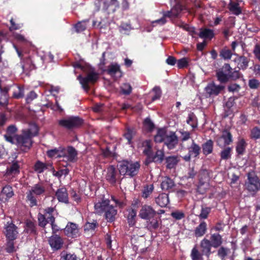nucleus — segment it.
I'll return each mask as SVG.
<instances>
[{
	"mask_svg": "<svg viewBox=\"0 0 260 260\" xmlns=\"http://www.w3.org/2000/svg\"><path fill=\"white\" fill-rule=\"evenodd\" d=\"M38 131L37 125L32 124L29 128L23 130L21 134L15 135L16 144L22 151H27L32 146V138L38 135Z\"/></svg>",
	"mask_w": 260,
	"mask_h": 260,
	"instance_id": "1",
	"label": "nucleus"
},
{
	"mask_svg": "<svg viewBox=\"0 0 260 260\" xmlns=\"http://www.w3.org/2000/svg\"><path fill=\"white\" fill-rule=\"evenodd\" d=\"M46 187L45 184L40 182L34 184L25 193V201L29 207L38 206V200L39 197L45 195Z\"/></svg>",
	"mask_w": 260,
	"mask_h": 260,
	"instance_id": "2",
	"label": "nucleus"
},
{
	"mask_svg": "<svg viewBox=\"0 0 260 260\" xmlns=\"http://www.w3.org/2000/svg\"><path fill=\"white\" fill-rule=\"evenodd\" d=\"M154 141L156 143L164 142L169 149L174 148L178 143V137L174 132H168L164 128L158 130Z\"/></svg>",
	"mask_w": 260,
	"mask_h": 260,
	"instance_id": "3",
	"label": "nucleus"
},
{
	"mask_svg": "<svg viewBox=\"0 0 260 260\" xmlns=\"http://www.w3.org/2000/svg\"><path fill=\"white\" fill-rule=\"evenodd\" d=\"M118 167L121 175L133 177L138 174L140 165L138 161L123 160L119 163Z\"/></svg>",
	"mask_w": 260,
	"mask_h": 260,
	"instance_id": "4",
	"label": "nucleus"
},
{
	"mask_svg": "<svg viewBox=\"0 0 260 260\" xmlns=\"http://www.w3.org/2000/svg\"><path fill=\"white\" fill-rule=\"evenodd\" d=\"M247 176L245 187L248 192L254 196L260 189V180L254 171L248 172Z\"/></svg>",
	"mask_w": 260,
	"mask_h": 260,
	"instance_id": "5",
	"label": "nucleus"
},
{
	"mask_svg": "<svg viewBox=\"0 0 260 260\" xmlns=\"http://www.w3.org/2000/svg\"><path fill=\"white\" fill-rule=\"evenodd\" d=\"M98 79L99 74L93 71L88 72L85 77H82L80 75L77 77V79L82 85L83 88L86 91H88L89 89V84H94L97 81Z\"/></svg>",
	"mask_w": 260,
	"mask_h": 260,
	"instance_id": "6",
	"label": "nucleus"
},
{
	"mask_svg": "<svg viewBox=\"0 0 260 260\" xmlns=\"http://www.w3.org/2000/svg\"><path fill=\"white\" fill-rule=\"evenodd\" d=\"M83 123V120L79 117H70L68 118L60 120L58 121L59 125L67 129L77 128Z\"/></svg>",
	"mask_w": 260,
	"mask_h": 260,
	"instance_id": "7",
	"label": "nucleus"
},
{
	"mask_svg": "<svg viewBox=\"0 0 260 260\" xmlns=\"http://www.w3.org/2000/svg\"><path fill=\"white\" fill-rule=\"evenodd\" d=\"M42 62V59L38 55L29 56L25 58L22 69L24 72H29L36 69V66Z\"/></svg>",
	"mask_w": 260,
	"mask_h": 260,
	"instance_id": "8",
	"label": "nucleus"
},
{
	"mask_svg": "<svg viewBox=\"0 0 260 260\" xmlns=\"http://www.w3.org/2000/svg\"><path fill=\"white\" fill-rule=\"evenodd\" d=\"M120 175L119 171L114 166H111L107 169L106 178L110 184H115L117 182L120 181Z\"/></svg>",
	"mask_w": 260,
	"mask_h": 260,
	"instance_id": "9",
	"label": "nucleus"
},
{
	"mask_svg": "<svg viewBox=\"0 0 260 260\" xmlns=\"http://www.w3.org/2000/svg\"><path fill=\"white\" fill-rule=\"evenodd\" d=\"M77 152L76 149L72 147H68L67 148H62L61 157L63 158V160L74 162L76 160Z\"/></svg>",
	"mask_w": 260,
	"mask_h": 260,
	"instance_id": "10",
	"label": "nucleus"
},
{
	"mask_svg": "<svg viewBox=\"0 0 260 260\" xmlns=\"http://www.w3.org/2000/svg\"><path fill=\"white\" fill-rule=\"evenodd\" d=\"M157 215L156 211L150 205H143L139 213V216L140 218L143 219H148L152 217H154Z\"/></svg>",
	"mask_w": 260,
	"mask_h": 260,
	"instance_id": "11",
	"label": "nucleus"
},
{
	"mask_svg": "<svg viewBox=\"0 0 260 260\" xmlns=\"http://www.w3.org/2000/svg\"><path fill=\"white\" fill-rule=\"evenodd\" d=\"M4 234L7 239L15 240L18 234L17 227L12 222H8L5 225Z\"/></svg>",
	"mask_w": 260,
	"mask_h": 260,
	"instance_id": "12",
	"label": "nucleus"
},
{
	"mask_svg": "<svg viewBox=\"0 0 260 260\" xmlns=\"http://www.w3.org/2000/svg\"><path fill=\"white\" fill-rule=\"evenodd\" d=\"M225 88V86L221 84L216 85L214 82L208 84L205 87V91L210 96H217Z\"/></svg>",
	"mask_w": 260,
	"mask_h": 260,
	"instance_id": "13",
	"label": "nucleus"
},
{
	"mask_svg": "<svg viewBox=\"0 0 260 260\" xmlns=\"http://www.w3.org/2000/svg\"><path fill=\"white\" fill-rule=\"evenodd\" d=\"M64 234L69 237L76 238L80 235L78 225L73 222H69L64 229Z\"/></svg>",
	"mask_w": 260,
	"mask_h": 260,
	"instance_id": "14",
	"label": "nucleus"
},
{
	"mask_svg": "<svg viewBox=\"0 0 260 260\" xmlns=\"http://www.w3.org/2000/svg\"><path fill=\"white\" fill-rule=\"evenodd\" d=\"M20 166L17 161H13L12 165L6 170L5 177L7 178H14L20 172Z\"/></svg>",
	"mask_w": 260,
	"mask_h": 260,
	"instance_id": "15",
	"label": "nucleus"
},
{
	"mask_svg": "<svg viewBox=\"0 0 260 260\" xmlns=\"http://www.w3.org/2000/svg\"><path fill=\"white\" fill-rule=\"evenodd\" d=\"M49 244L54 250L60 249L63 245L62 239L57 235L51 236L48 240Z\"/></svg>",
	"mask_w": 260,
	"mask_h": 260,
	"instance_id": "16",
	"label": "nucleus"
},
{
	"mask_svg": "<svg viewBox=\"0 0 260 260\" xmlns=\"http://www.w3.org/2000/svg\"><path fill=\"white\" fill-rule=\"evenodd\" d=\"M232 142V134L227 130H224L222 132L221 136L217 140L218 144L220 146L228 145Z\"/></svg>",
	"mask_w": 260,
	"mask_h": 260,
	"instance_id": "17",
	"label": "nucleus"
},
{
	"mask_svg": "<svg viewBox=\"0 0 260 260\" xmlns=\"http://www.w3.org/2000/svg\"><path fill=\"white\" fill-rule=\"evenodd\" d=\"M110 205L109 200H98L94 204V210L96 213L101 214L104 213Z\"/></svg>",
	"mask_w": 260,
	"mask_h": 260,
	"instance_id": "18",
	"label": "nucleus"
},
{
	"mask_svg": "<svg viewBox=\"0 0 260 260\" xmlns=\"http://www.w3.org/2000/svg\"><path fill=\"white\" fill-rule=\"evenodd\" d=\"M106 72L115 79H117L122 76L120 67L117 64H112L109 66Z\"/></svg>",
	"mask_w": 260,
	"mask_h": 260,
	"instance_id": "19",
	"label": "nucleus"
},
{
	"mask_svg": "<svg viewBox=\"0 0 260 260\" xmlns=\"http://www.w3.org/2000/svg\"><path fill=\"white\" fill-rule=\"evenodd\" d=\"M55 197L60 202L66 204L69 203L68 193L65 187L58 188L55 192Z\"/></svg>",
	"mask_w": 260,
	"mask_h": 260,
	"instance_id": "20",
	"label": "nucleus"
},
{
	"mask_svg": "<svg viewBox=\"0 0 260 260\" xmlns=\"http://www.w3.org/2000/svg\"><path fill=\"white\" fill-rule=\"evenodd\" d=\"M223 69H224L225 72L229 73V80L235 81L239 79L241 77V74L239 71H232V69L230 64L225 63L223 66Z\"/></svg>",
	"mask_w": 260,
	"mask_h": 260,
	"instance_id": "21",
	"label": "nucleus"
},
{
	"mask_svg": "<svg viewBox=\"0 0 260 260\" xmlns=\"http://www.w3.org/2000/svg\"><path fill=\"white\" fill-rule=\"evenodd\" d=\"M200 245L202 253L208 257L211 253V249L213 247L210 240L204 238L201 240Z\"/></svg>",
	"mask_w": 260,
	"mask_h": 260,
	"instance_id": "22",
	"label": "nucleus"
},
{
	"mask_svg": "<svg viewBox=\"0 0 260 260\" xmlns=\"http://www.w3.org/2000/svg\"><path fill=\"white\" fill-rule=\"evenodd\" d=\"M207 231V224L204 221H202L194 230V235L196 238L203 236Z\"/></svg>",
	"mask_w": 260,
	"mask_h": 260,
	"instance_id": "23",
	"label": "nucleus"
},
{
	"mask_svg": "<svg viewBox=\"0 0 260 260\" xmlns=\"http://www.w3.org/2000/svg\"><path fill=\"white\" fill-rule=\"evenodd\" d=\"M105 213V217L108 222H112L115 219L117 210L112 205H109Z\"/></svg>",
	"mask_w": 260,
	"mask_h": 260,
	"instance_id": "24",
	"label": "nucleus"
},
{
	"mask_svg": "<svg viewBox=\"0 0 260 260\" xmlns=\"http://www.w3.org/2000/svg\"><path fill=\"white\" fill-rule=\"evenodd\" d=\"M155 203L161 207H165L169 203V195L162 193L155 198Z\"/></svg>",
	"mask_w": 260,
	"mask_h": 260,
	"instance_id": "25",
	"label": "nucleus"
},
{
	"mask_svg": "<svg viewBox=\"0 0 260 260\" xmlns=\"http://www.w3.org/2000/svg\"><path fill=\"white\" fill-rule=\"evenodd\" d=\"M147 220V227L150 230H154L158 229L161 223L160 218L157 217V215L154 217H152L151 218H149Z\"/></svg>",
	"mask_w": 260,
	"mask_h": 260,
	"instance_id": "26",
	"label": "nucleus"
},
{
	"mask_svg": "<svg viewBox=\"0 0 260 260\" xmlns=\"http://www.w3.org/2000/svg\"><path fill=\"white\" fill-rule=\"evenodd\" d=\"M137 212L135 210L132 208H129L126 210L125 216L127 218L129 225L133 226L136 223Z\"/></svg>",
	"mask_w": 260,
	"mask_h": 260,
	"instance_id": "27",
	"label": "nucleus"
},
{
	"mask_svg": "<svg viewBox=\"0 0 260 260\" xmlns=\"http://www.w3.org/2000/svg\"><path fill=\"white\" fill-rule=\"evenodd\" d=\"M223 70H224L222 67L216 72L217 79L221 84L226 83L230 81L229 73L226 74L224 73Z\"/></svg>",
	"mask_w": 260,
	"mask_h": 260,
	"instance_id": "28",
	"label": "nucleus"
},
{
	"mask_svg": "<svg viewBox=\"0 0 260 260\" xmlns=\"http://www.w3.org/2000/svg\"><path fill=\"white\" fill-rule=\"evenodd\" d=\"M228 8L232 14L238 16L242 13V9L238 3L231 1Z\"/></svg>",
	"mask_w": 260,
	"mask_h": 260,
	"instance_id": "29",
	"label": "nucleus"
},
{
	"mask_svg": "<svg viewBox=\"0 0 260 260\" xmlns=\"http://www.w3.org/2000/svg\"><path fill=\"white\" fill-rule=\"evenodd\" d=\"M175 186L174 181L168 177H165L161 183V188L164 190H169Z\"/></svg>",
	"mask_w": 260,
	"mask_h": 260,
	"instance_id": "30",
	"label": "nucleus"
},
{
	"mask_svg": "<svg viewBox=\"0 0 260 260\" xmlns=\"http://www.w3.org/2000/svg\"><path fill=\"white\" fill-rule=\"evenodd\" d=\"M210 241L213 247L215 248L219 247L222 243V237L219 234H212Z\"/></svg>",
	"mask_w": 260,
	"mask_h": 260,
	"instance_id": "31",
	"label": "nucleus"
},
{
	"mask_svg": "<svg viewBox=\"0 0 260 260\" xmlns=\"http://www.w3.org/2000/svg\"><path fill=\"white\" fill-rule=\"evenodd\" d=\"M98 226L99 224L96 221L94 220L92 222H87L84 226V230L85 233L93 235Z\"/></svg>",
	"mask_w": 260,
	"mask_h": 260,
	"instance_id": "32",
	"label": "nucleus"
},
{
	"mask_svg": "<svg viewBox=\"0 0 260 260\" xmlns=\"http://www.w3.org/2000/svg\"><path fill=\"white\" fill-rule=\"evenodd\" d=\"M203 153L205 155H208L212 153L213 150V142L211 140L207 141L202 144Z\"/></svg>",
	"mask_w": 260,
	"mask_h": 260,
	"instance_id": "33",
	"label": "nucleus"
},
{
	"mask_svg": "<svg viewBox=\"0 0 260 260\" xmlns=\"http://www.w3.org/2000/svg\"><path fill=\"white\" fill-rule=\"evenodd\" d=\"M237 60L239 69L245 70L247 68L249 62V59L245 56L242 55L238 56Z\"/></svg>",
	"mask_w": 260,
	"mask_h": 260,
	"instance_id": "34",
	"label": "nucleus"
},
{
	"mask_svg": "<svg viewBox=\"0 0 260 260\" xmlns=\"http://www.w3.org/2000/svg\"><path fill=\"white\" fill-rule=\"evenodd\" d=\"M142 146L144 148L143 153L150 157L152 155V144L150 140H146L142 143Z\"/></svg>",
	"mask_w": 260,
	"mask_h": 260,
	"instance_id": "35",
	"label": "nucleus"
},
{
	"mask_svg": "<svg viewBox=\"0 0 260 260\" xmlns=\"http://www.w3.org/2000/svg\"><path fill=\"white\" fill-rule=\"evenodd\" d=\"M180 159L177 156H171L166 158L167 168H174L179 161Z\"/></svg>",
	"mask_w": 260,
	"mask_h": 260,
	"instance_id": "36",
	"label": "nucleus"
},
{
	"mask_svg": "<svg viewBox=\"0 0 260 260\" xmlns=\"http://www.w3.org/2000/svg\"><path fill=\"white\" fill-rule=\"evenodd\" d=\"M201 152L200 146L196 144L194 140H192V144L188 148V152L191 155H193L194 157H198Z\"/></svg>",
	"mask_w": 260,
	"mask_h": 260,
	"instance_id": "37",
	"label": "nucleus"
},
{
	"mask_svg": "<svg viewBox=\"0 0 260 260\" xmlns=\"http://www.w3.org/2000/svg\"><path fill=\"white\" fill-rule=\"evenodd\" d=\"M52 165L50 164H45L40 161H38L35 165L34 170L38 173H42L45 170L49 167H51Z\"/></svg>",
	"mask_w": 260,
	"mask_h": 260,
	"instance_id": "38",
	"label": "nucleus"
},
{
	"mask_svg": "<svg viewBox=\"0 0 260 260\" xmlns=\"http://www.w3.org/2000/svg\"><path fill=\"white\" fill-rule=\"evenodd\" d=\"M54 211V209L52 207H48L44 210L43 215L49 223L55 222V218L53 215Z\"/></svg>",
	"mask_w": 260,
	"mask_h": 260,
	"instance_id": "39",
	"label": "nucleus"
},
{
	"mask_svg": "<svg viewBox=\"0 0 260 260\" xmlns=\"http://www.w3.org/2000/svg\"><path fill=\"white\" fill-rule=\"evenodd\" d=\"M199 36L201 38L211 39L213 38L214 34L212 29L204 28L201 29Z\"/></svg>",
	"mask_w": 260,
	"mask_h": 260,
	"instance_id": "40",
	"label": "nucleus"
},
{
	"mask_svg": "<svg viewBox=\"0 0 260 260\" xmlns=\"http://www.w3.org/2000/svg\"><path fill=\"white\" fill-rule=\"evenodd\" d=\"M246 146V143L245 140L243 139L240 140L237 143L236 146V151L238 154L242 155L244 153L245 148Z\"/></svg>",
	"mask_w": 260,
	"mask_h": 260,
	"instance_id": "41",
	"label": "nucleus"
},
{
	"mask_svg": "<svg viewBox=\"0 0 260 260\" xmlns=\"http://www.w3.org/2000/svg\"><path fill=\"white\" fill-rule=\"evenodd\" d=\"M1 195L6 196L7 198H10L14 196L12 187L9 185L5 186L2 191Z\"/></svg>",
	"mask_w": 260,
	"mask_h": 260,
	"instance_id": "42",
	"label": "nucleus"
},
{
	"mask_svg": "<svg viewBox=\"0 0 260 260\" xmlns=\"http://www.w3.org/2000/svg\"><path fill=\"white\" fill-rule=\"evenodd\" d=\"M211 208L201 206V211L200 214L198 215L200 219H207L208 218L209 214L211 212Z\"/></svg>",
	"mask_w": 260,
	"mask_h": 260,
	"instance_id": "43",
	"label": "nucleus"
},
{
	"mask_svg": "<svg viewBox=\"0 0 260 260\" xmlns=\"http://www.w3.org/2000/svg\"><path fill=\"white\" fill-rule=\"evenodd\" d=\"M190 256L192 260H200L202 258V254L200 252L196 245L192 249Z\"/></svg>",
	"mask_w": 260,
	"mask_h": 260,
	"instance_id": "44",
	"label": "nucleus"
},
{
	"mask_svg": "<svg viewBox=\"0 0 260 260\" xmlns=\"http://www.w3.org/2000/svg\"><path fill=\"white\" fill-rule=\"evenodd\" d=\"M219 55L224 60H228L231 58L233 52L231 50L224 48L220 51Z\"/></svg>",
	"mask_w": 260,
	"mask_h": 260,
	"instance_id": "45",
	"label": "nucleus"
},
{
	"mask_svg": "<svg viewBox=\"0 0 260 260\" xmlns=\"http://www.w3.org/2000/svg\"><path fill=\"white\" fill-rule=\"evenodd\" d=\"M62 147L51 149L47 152L48 156L50 157H61Z\"/></svg>",
	"mask_w": 260,
	"mask_h": 260,
	"instance_id": "46",
	"label": "nucleus"
},
{
	"mask_svg": "<svg viewBox=\"0 0 260 260\" xmlns=\"http://www.w3.org/2000/svg\"><path fill=\"white\" fill-rule=\"evenodd\" d=\"M136 134V131L133 128L127 127L124 136L127 140L128 144H130L133 136Z\"/></svg>",
	"mask_w": 260,
	"mask_h": 260,
	"instance_id": "47",
	"label": "nucleus"
},
{
	"mask_svg": "<svg viewBox=\"0 0 260 260\" xmlns=\"http://www.w3.org/2000/svg\"><path fill=\"white\" fill-rule=\"evenodd\" d=\"M186 122L188 124L191 125L192 128L196 127L197 126V118L193 113L188 114Z\"/></svg>",
	"mask_w": 260,
	"mask_h": 260,
	"instance_id": "48",
	"label": "nucleus"
},
{
	"mask_svg": "<svg viewBox=\"0 0 260 260\" xmlns=\"http://www.w3.org/2000/svg\"><path fill=\"white\" fill-rule=\"evenodd\" d=\"M232 148L227 147L222 150L220 152V157L222 159L227 160L231 157Z\"/></svg>",
	"mask_w": 260,
	"mask_h": 260,
	"instance_id": "49",
	"label": "nucleus"
},
{
	"mask_svg": "<svg viewBox=\"0 0 260 260\" xmlns=\"http://www.w3.org/2000/svg\"><path fill=\"white\" fill-rule=\"evenodd\" d=\"M154 189V186L153 184H150L148 185H146L144 187L142 192V197L147 199L150 194L152 193Z\"/></svg>",
	"mask_w": 260,
	"mask_h": 260,
	"instance_id": "50",
	"label": "nucleus"
},
{
	"mask_svg": "<svg viewBox=\"0 0 260 260\" xmlns=\"http://www.w3.org/2000/svg\"><path fill=\"white\" fill-rule=\"evenodd\" d=\"M14 39L18 42L31 45V42L29 41L25 37L18 33H15L13 34Z\"/></svg>",
	"mask_w": 260,
	"mask_h": 260,
	"instance_id": "51",
	"label": "nucleus"
},
{
	"mask_svg": "<svg viewBox=\"0 0 260 260\" xmlns=\"http://www.w3.org/2000/svg\"><path fill=\"white\" fill-rule=\"evenodd\" d=\"M164 157V152L161 150H158L155 155L152 157L153 161L154 162H161Z\"/></svg>",
	"mask_w": 260,
	"mask_h": 260,
	"instance_id": "52",
	"label": "nucleus"
},
{
	"mask_svg": "<svg viewBox=\"0 0 260 260\" xmlns=\"http://www.w3.org/2000/svg\"><path fill=\"white\" fill-rule=\"evenodd\" d=\"M14 240L7 239L6 250L8 253H12L16 251L14 247Z\"/></svg>",
	"mask_w": 260,
	"mask_h": 260,
	"instance_id": "53",
	"label": "nucleus"
},
{
	"mask_svg": "<svg viewBox=\"0 0 260 260\" xmlns=\"http://www.w3.org/2000/svg\"><path fill=\"white\" fill-rule=\"evenodd\" d=\"M152 91L154 93V95L152 97V101H154L159 99L161 95V91L160 87L155 86L153 88Z\"/></svg>",
	"mask_w": 260,
	"mask_h": 260,
	"instance_id": "54",
	"label": "nucleus"
},
{
	"mask_svg": "<svg viewBox=\"0 0 260 260\" xmlns=\"http://www.w3.org/2000/svg\"><path fill=\"white\" fill-rule=\"evenodd\" d=\"M25 230L27 233L36 234V231L35 224L30 221H27L26 224Z\"/></svg>",
	"mask_w": 260,
	"mask_h": 260,
	"instance_id": "55",
	"label": "nucleus"
},
{
	"mask_svg": "<svg viewBox=\"0 0 260 260\" xmlns=\"http://www.w3.org/2000/svg\"><path fill=\"white\" fill-rule=\"evenodd\" d=\"M250 137L253 139L260 138V128L257 126L254 127L251 130Z\"/></svg>",
	"mask_w": 260,
	"mask_h": 260,
	"instance_id": "56",
	"label": "nucleus"
},
{
	"mask_svg": "<svg viewBox=\"0 0 260 260\" xmlns=\"http://www.w3.org/2000/svg\"><path fill=\"white\" fill-rule=\"evenodd\" d=\"M38 219L39 226L44 228L47 223H49L43 214L39 213Z\"/></svg>",
	"mask_w": 260,
	"mask_h": 260,
	"instance_id": "57",
	"label": "nucleus"
},
{
	"mask_svg": "<svg viewBox=\"0 0 260 260\" xmlns=\"http://www.w3.org/2000/svg\"><path fill=\"white\" fill-rule=\"evenodd\" d=\"M144 126L146 130L151 131L154 128V125L149 118H147L144 121Z\"/></svg>",
	"mask_w": 260,
	"mask_h": 260,
	"instance_id": "58",
	"label": "nucleus"
},
{
	"mask_svg": "<svg viewBox=\"0 0 260 260\" xmlns=\"http://www.w3.org/2000/svg\"><path fill=\"white\" fill-rule=\"evenodd\" d=\"M183 9V6L180 4H177L172 9L173 15L174 17H177Z\"/></svg>",
	"mask_w": 260,
	"mask_h": 260,
	"instance_id": "59",
	"label": "nucleus"
},
{
	"mask_svg": "<svg viewBox=\"0 0 260 260\" xmlns=\"http://www.w3.org/2000/svg\"><path fill=\"white\" fill-rule=\"evenodd\" d=\"M75 28L77 32H82L86 28V22L85 21L79 22L75 25Z\"/></svg>",
	"mask_w": 260,
	"mask_h": 260,
	"instance_id": "60",
	"label": "nucleus"
},
{
	"mask_svg": "<svg viewBox=\"0 0 260 260\" xmlns=\"http://www.w3.org/2000/svg\"><path fill=\"white\" fill-rule=\"evenodd\" d=\"M249 87L251 89H256L260 85V82L256 79H252L248 81Z\"/></svg>",
	"mask_w": 260,
	"mask_h": 260,
	"instance_id": "61",
	"label": "nucleus"
},
{
	"mask_svg": "<svg viewBox=\"0 0 260 260\" xmlns=\"http://www.w3.org/2000/svg\"><path fill=\"white\" fill-rule=\"evenodd\" d=\"M122 92L125 95L129 94L132 92V87L127 83H125L122 85L121 87Z\"/></svg>",
	"mask_w": 260,
	"mask_h": 260,
	"instance_id": "62",
	"label": "nucleus"
},
{
	"mask_svg": "<svg viewBox=\"0 0 260 260\" xmlns=\"http://www.w3.org/2000/svg\"><path fill=\"white\" fill-rule=\"evenodd\" d=\"M177 67L179 69H182L188 66V60L186 58L183 57L177 60Z\"/></svg>",
	"mask_w": 260,
	"mask_h": 260,
	"instance_id": "63",
	"label": "nucleus"
},
{
	"mask_svg": "<svg viewBox=\"0 0 260 260\" xmlns=\"http://www.w3.org/2000/svg\"><path fill=\"white\" fill-rule=\"evenodd\" d=\"M200 179L201 181H208L209 179V173L207 170H204L201 171L200 174Z\"/></svg>",
	"mask_w": 260,
	"mask_h": 260,
	"instance_id": "64",
	"label": "nucleus"
}]
</instances>
